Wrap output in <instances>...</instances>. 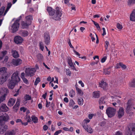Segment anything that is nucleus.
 Listing matches in <instances>:
<instances>
[{
    "instance_id": "52",
    "label": "nucleus",
    "mask_w": 135,
    "mask_h": 135,
    "mask_svg": "<svg viewBox=\"0 0 135 135\" xmlns=\"http://www.w3.org/2000/svg\"><path fill=\"white\" fill-rule=\"evenodd\" d=\"M6 131V129L2 128L0 126V133L3 134Z\"/></svg>"
},
{
    "instance_id": "1",
    "label": "nucleus",
    "mask_w": 135,
    "mask_h": 135,
    "mask_svg": "<svg viewBox=\"0 0 135 135\" xmlns=\"http://www.w3.org/2000/svg\"><path fill=\"white\" fill-rule=\"evenodd\" d=\"M55 12L52 19L56 20H61V16L62 13L61 8L57 7L56 8Z\"/></svg>"
},
{
    "instance_id": "17",
    "label": "nucleus",
    "mask_w": 135,
    "mask_h": 135,
    "mask_svg": "<svg viewBox=\"0 0 135 135\" xmlns=\"http://www.w3.org/2000/svg\"><path fill=\"white\" fill-rule=\"evenodd\" d=\"M30 25V24L25 21H23L21 22V28L23 29L27 28Z\"/></svg>"
},
{
    "instance_id": "20",
    "label": "nucleus",
    "mask_w": 135,
    "mask_h": 135,
    "mask_svg": "<svg viewBox=\"0 0 135 135\" xmlns=\"http://www.w3.org/2000/svg\"><path fill=\"white\" fill-rule=\"evenodd\" d=\"M11 52L12 56L14 58H17L19 57V54L18 52L16 50H12Z\"/></svg>"
},
{
    "instance_id": "23",
    "label": "nucleus",
    "mask_w": 135,
    "mask_h": 135,
    "mask_svg": "<svg viewBox=\"0 0 135 135\" xmlns=\"http://www.w3.org/2000/svg\"><path fill=\"white\" fill-rule=\"evenodd\" d=\"M15 101L16 100L13 99H10L8 102V105L10 107L12 106L15 104Z\"/></svg>"
},
{
    "instance_id": "44",
    "label": "nucleus",
    "mask_w": 135,
    "mask_h": 135,
    "mask_svg": "<svg viewBox=\"0 0 135 135\" xmlns=\"http://www.w3.org/2000/svg\"><path fill=\"white\" fill-rule=\"evenodd\" d=\"M83 126L85 130L86 131H87V130H88V129L89 127L86 123H84L83 124Z\"/></svg>"
},
{
    "instance_id": "43",
    "label": "nucleus",
    "mask_w": 135,
    "mask_h": 135,
    "mask_svg": "<svg viewBox=\"0 0 135 135\" xmlns=\"http://www.w3.org/2000/svg\"><path fill=\"white\" fill-rule=\"evenodd\" d=\"M40 81V78L38 77L35 80V81L34 82V85H37V84L39 83Z\"/></svg>"
},
{
    "instance_id": "12",
    "label": "nucleus",
    "mask_w": 135,
    "mask_h": 135,
    "mask_svg": "<svg viewBox=\"0 0 135 135\" xmlns=\"http://www.w3.org/2000/svg\"><path fill=\"white\" fill-rule=\"evenodd\" d=\"M124 113V109L123 107H121L119 108L118 112V117L119 118H121L123 115Z\"/></svg>"
},
{
    "instance_id": "42",
    "label": "nucleus",
    "mask_w": 135,
    "mask_h": 135,
    "mask_svg": "<svg viewBox=\"0 0 135 135\" xmlns=\"http://www.w3.org/2000/svg\"><path fill=\"white\" fill-rule=\"evenodd\" d=\"M25 119H27V122H31V119L30 116L29 115L26 114L25 116Z\"/></svg>"
},
{
    "instance_id": "18",
    "label": "nucleus",
    "mask_w": 135,
    "mask_h": 135,
    "mask_svg": "<svg viewBox=\"0 0 135 135\" xmlns=\"http://www.w3.org/2000/svg\"><path fill=\"white\" fill-rule=\"evenodd\" d=\"M7 69L5 67H3L1 68L0 69V74H1L2 75L7 76Z\"/></svg>"
},
{
    "instance_id": "3",
    "label": "nucleus",
    "mask_w": 135,
    "mask_h": 135,
    "mask_svg": "<svg viewBox=\"0 0 135 135\" xmlns=\"http://www.w3.org/2000/svg\"><path fill=\"white\" fill-rule=\"evenodd\" d=\"M36 69L35 68H26L25 70L26 76L31 77L34 75Z\"/></svg>"
},
{
    "instance_id": "35",
    "label": "nucleus",
    "mask_w": 135,
    "mask_h": 135,
    "mask_svg": "<svg viewBox=\"0 0 135 135\" xmlns=\"http://www.w3.org/2000/svg\"><path fill=\"white\" fill-rule=\"evenodd\" d=\"M0 126L1 128L5 129H7L8 127L5 124V123H2L1 124L0 123Z\"/></svg>"
},
{
    "instance_id": "38",
    "label": "nucleus",
    "mask_w": 135,
    "mask_h": 135,
    "mask_svg": "<svg viewBox=\"0 0 135 135\" xmlns=\"http://www.w3.org/2000/svg\"><path fill=\"white\" fill-rule=\"evenodd\" d=\"M76 89L78 93L81 95H83V93L81 89L77 87H76Z\"/></svg>"
},
{
    "instance_id": "9",
    "label": "nucleus",
    "mask_w": 135,
    "mask_h": 135,
    "mask_svg": "<svg viewBox=\"0 0 135 135\" xmlns=\"http://www.w3.org/2000/svg\"><path fill=\"white\" fill-rule=\"evenodd\" d=\"M67 61L71 69L73 70H75L76 71H77L74 65L71 58L70 57H67Z\"/></svg>"
},
{
    "instance_id": "7",
    "label": "nucleus",
    "mask_w": 135,
    "mask_h": 135,
    "mask_svg": "<svg viewBox=\"0 0 135 135\" xmlns=\"http://www.w3.org/2000/svg\"><path fill=\"white\" fill-rule=\"evenodd\" d=\"M131 101L129 100L126 104V111L127 113H129L132 110L133 107H132Z\"/></svg>"
},
{
    "instance_id": "22",
    "label": "nucleus",
    "mask_w": 135,
    "mask_h": 135,
    "mask_svg": "<svg viewBox=\"0 0 135 135\" xmlns=\"http://www.w3.org/2000/svg\"><path fill=\"white\" fill-rule=\"evenodd\" d=\"M99 86L103 88L104 90H106L107 86V83L103 81H101L100 83H99Z\"/></svg>"
},
{
    "instance_id": "13",
    "label": "nucleus",
    "mask_w": 135,
    "mask_h": 135,
    "mask_svg": "<svg viewBox=\"0 0 135 135\" xmlns=\"http://www.w3.org/2000/svg\"><path fill=\"white\" fill-rule=\"evenodd\" d=\"M9 119V117L8 115L0 116V123H1L7 122Z\"/></svg>"
},
{
    "instance_id": "24",
    "label": "nucleus",
    "mask_w": 135,
    "mask_h": 135,
    "mask_svg": "<svg viewBox=\"0 0 135 135\" xmlns=\"http://www.w3.org/2000/svg\"><path fill=\"white\" fill-rule=\"evenodd\" d=\"M7 76L2 75V77L0 78V84H3L7 80Z\"/></svg>"
},
{
    "instance_id": "51",
    "label": "nucleus",
    "mask_w": 135,
    "mask_h": 135,
    "mask_svg": "<svg viewBox=\"0 0 135 135\" xmlns=\"http://www.w3.org/2000/svg\"><path fill=\"white\" fill-rule=\"evenodd\" d=\"M66 74L67 75H68L69 76H70L71 75V71H70L69 69H66Z\"/></svg>"
},
{
    "instance_id": "45",
    "label": "nucleus",
    "mask_w": 135,
    "mask_h": 135,
    "mask_svg": "<svg viewBox=\"0 0 135 135\" xmlns=\"http://www.w3.org/2000/svg\"><path fill=\"white\" fill-rule=\"evenodd\" d=\"M40 49L42 51H43L44 48V46L43 43L42 42H40Z\"/></svg>"
},
{
    "instance_id": "33",
    "label": "nucleus",
    "mask_w": 135,
    "mask_h": 135,
    "mask_svg": "<svg viewBox=\"0 0 135 135\" xmlns=\"http://www.w3.org/2000/svg\"><path fill=\"white\" fill-rule=\"evenodd\" d=\"M31 99V97L28 94L25 95L24 97V100L25 101L30 100Z\"/></svg>"
},
{
    "instance_id": "5",
    "label": "nucleus",
    "mask_w": 135,
    "mask_h": 135,
    "mask_svg": "<svg viewBox=\"0 0 135 135\" xmlns=\"http://www.w3.org/2000/svg\"><path fill=\"white\" fill-rule=\"evenodd\" d=\"M20 20V19L17 20L15 21L12 26V32L14 33L18 30L20 25L19 23Z\"/></svg>"
},
{
    "instance_id": "56",
    "label": "nucleus",
    "mask_w": 135,
    "mask_h": 135,
    "mask_svg": "<svg viewBox=\"0 0 135 135\" xmlns=\"http://www.w3.org/2000/svg\"><path fill=\"white\" fill-rule=\"evenodd\" d=\"M62 132V130H59L56 131L54 133V135H58L60 133Z\"/></svg>"
},
{
    "instance_id": "16",
    "label": "nucleus",
    "mask_w": 135,
    "mask_h": 135,
    "mask_svg": "<svg viewBox=\"0 0 135 135\" xmlns=\"http://www.w3.org/2000/svg\"><path fill=\"white\" fill-rule=\"evenodd\" d=\"M47 10L50 15L53 16L55 15V11L54 9H53L51 7H47Z\"/></svg>"
},
{
    "instance_id": "55",
    "label": "nucleus",
    "mask_w": 135,
    "mask_h": 135,
    "mask_svg": "<svg viewBox=\"0 0 135 135\" xmlns=\"http://www.w3.org/2000/svg\"><path fill=\"white\" fill-rule=\"evenodd\" d=\"M107 59V57L106 56H104L102 58L101 60V62L102 63L104 62Z\"/></svg>"
},
{
    "instance_id": "32",
    "label": "nucleus",
    "mask_w": 135,
    "mask_h": 135,
    "mask_svg": "<svg viewBox=\"0 0 135 135\" xmlns=\"http://www.w3.org/2000/svg\"><path fill=\"white\" fill-rule=\"evenodd\" d=\"M32 120L35 123H37L38 122V119L37 118L35 115H32L31 117Z\"/></svg>"
},
{
    "instance_id": "60",
    "label": "nucleus",
    "mask_w": 135,
    "mask_h": 135,
    "mask_svg": "<svg viewBox=\"0 0 135 135\" xmlns=\"http://www.w3.org/2000/svg\"><path fill=\"white\" fill-rule=\"evenodd\" d=\"M63 81L65 83H66L68 82L69 79L68 78L65 77L63 79Z\"/></svg>"
},
{
    "instance_id": "25",
    "label": "nucleus",
    "mask_w": 135,
    "mask_h": 135,
    "mask_svg": "<svg viewBox=\"0 0 135 135\" xmlns=\"http://www.w3.org/2000/svg\"><path fill=\"white\" fill-rule=\"evenodd\" d=\"M130 20L132 21H135V9L133 10L130 15Z\"/></svg>"
},
{
    "instance_id": "39",
    "label": "nucleus",
    "mask_w": 135,
    "mask_h": 135,
    "mask_svg": "<svg viewBox=\"0 0 135 135\" xmlns=\"http://www.w3.org/2000/svg\"><path fill=\"white\" fill-rule=\"evenodd\" d=\"M78 103L80 105H82L83 104V99L81 98H79L78 100Z\"/></svg>"
},
{
    "instance_id": "11",
    "label": "nucleus",
    "mask_w": 135,
    "mask_h": 135,
    "mask_svg": "<svg viewBox=\"0 0 135 135\" xmlns=\"http://www.w3.org/2000/svg\"><path fill=\"white\" fill-rule=\"evenodd\" d=\"M23 40L22 37L20 36H17L14 38V41L17 44H20L22 43Z\"/></svg>"
},
{
    "instance_id": "48",
    "label": "nucleus",
    "mask_w": 135,
    "mask_h": 135,
    "mask_svg": "<svg viewBox=\"0 0 135 135\" xmlns=\"http://www.w3.org/2000/svg\"><path fill=\"white\" fill-rule=\"evenodd\" d=\"M93 129L90 127H89L87 131L90 133H92L93 132Z\"/></svg>"
},
{
    "instance_id": "53",
    "label": "nucleus",
    "mask_w": 135,
    "mask_h": 135,
    "mask_svg": "<svg viewBox=\"0 0 135 135\" xmlns=\"http://www.w3.org/2000/svg\"><path fill=\"white\" fill-rule=\"evenodd\" d=\"M117 27L118 29H121L123 27L119 23H118L117 24Z\"/></svg>"
},
{
    "instance_id": "15",
    "label": "nucleus",
    "mask_w": 135,
    "mask_h": 135,
    "mask_svg": "<svg viewBox=\"0 0 135 135\" xmlns=\"http://www.w3.org/2000/svg\"><path fill=\"white\" fill-rule=\"evenodd\" d=\"M25 21L31 25L33 20L32 16L31 15L27 16L25 17Z\"/></svg>"
},
{
    "instance_id": "59",
    "label": "nucleus",
    "mask_w": 135,
    "mask_h": 135,
    "mask_svg": "<svg viewBox=\"0 0 135 135\" xmlns=\"http://www.w3.org/2000/svg\"><path fill=\"white\" fill-rule=\"evenodd\" d=\"M121 66L120 67H121L122 69H126V66L123 64V63H122V62H121Z\"/></svg>"
},
{
    "instance_id": "28",
    "label": "nucleus",
    "mask_w": 135,
    "mask_h": 135,
    "mask_svg": "<svg viewBox=\"0 0 135 135\" xmlns=\"http://www.w3.org/2000/svg\"><path fill=\"white\" fill-rule=\"evenodd\" d=\"M7 51L4 50L2 51L0 54V60H2L7 53Z\"/></svg>"
},
{
    "instance_id": "31",
    "label": "nucleus",
    "mask_w": 135,
    "mask_h": 135,
    "mask_svg": "<svg viewBox=\"0 0 135 135\" xmlns=\"http://www.w3.org/2000/svg\"><path fill=\"white\" fill-rule=\"evenodd\" d=\"M111 72V68L109 67L104 70V73L105 75H109Z\"/></svg>"
},
{
    "instance_id": "14",
    "label": "nucleus",
    "mask_w": 135,
    "mask_h": 135,
    "mask_svg": "<svg viewBox=\"0 0 135 135\" xmlns=\"http://www.w3.org/2000/svg\"><path fill=\"white\" fill-rule=\"evenodd\" d=\"M17 83L11 80L8 84V86L9 89H13Z\"/></svg>"
},
{
    "instance_id": "30",
    "label": "nucleus",
    "mask_w": 135,
    "mask_h": 135,
    "mask_svg": "<svg viewBox=\"0 0 135 135\" xmlns=\"http://www.w3.org/2000/svg\"><path fill=\"white\" fill-rule=\"evenodd\" d=\"M5 10V7L3 6L0 8V18L3 16V14Z\"/></svg>"
},
{
    "instance_id": "61",
    "label": "nucleus",
    "mask_w": 135,
    "mask_h": 135,
    "mask_svg": "<svg viewBox=\"0 0 135 135\" xmlns=\"http://www.w3.org/2000/svg\"><path fill=\"white\" fill-rule=\"evenodd\" d=\"M99 61V60H97V61L95 62H91V63L90 65H91L92 66H93V65H94L95 64H97Z\"/></svg>"
},
{
    "instance_id": "19",
    "label": "nucleus",
    "mask_w": 135,
    "mask_h": 135,
    "mask_svg": "<svg viewBox=\"0 0 135 135\" xmlns=\"http://www.w3.org/2000/svg\"><path fill=\"white\" fill-rule=\"evenodd\" d=\"M100 95V92L98 91H94L92 94L93 98H99Z\"/></svg>"
},
{
    "instance_id": "54",
    "label": "nucleus",
    "mask_w": 135,
    "mask_h": 135,
    "mask_svg": "<svg viewBox=\"0 0 135 135\" xmlns=\"http://www.w3.org/2000/svg\"><path fill=\"white\" fill-rule=\"evenodd\" d=\"M99 104L103 103L104 102V99L103 98H101L99 100Z\"/></svg>"
},
{
    "instance_id": "64",
    "label": "nucleus",
    "mask_w": 135,
    "mask_h": 135,
    "mask_svg": "<svg viewBox=\"0 0 135 135\" xmlns=\"http://www.w3.org/2000/svg\"><path fill=\"white\" fill-rule=\"evenodd\" d=\"M122 133L119 131H117L115 134V135H122Z\"/></svg>"
},
{
    "instance_id": "36",
    "label": "nucleus",
    "mask_w": 135,
    "mask_h": 135,
    "mask_svg": "<svg viewBox=\"0 0 135 135\" xmlns=\"http://www.w3.org/2000/svg\"><path fill=\"white\" fill-rule=\"evenodd\" d=\"M92 21L93 22L94 25L96 26L98 30H100V27L99 26L98 23L95 22L94 21L92 20Z\"/></svg>"
},
{
    "instance_id": "6",
    "label": "nucleus",
    "mask_w": 135,
    "mask_h": 135,
    "mask_svg": "<svg viewBox=\"0 0 135 135\" xmlns=\"http://www.w3.org/2000/svg\"><path fill=\"white\" fill-rule=\"evenodd\" d=\"M44 42L46 45L49 44L50 42V36L49 33L48 32L45 33L44 35Z\"/></svg>"
},
{
    "instance_id": "41",
    "label": "nucleus",
    "mask_w": 135,
    "mask_h": 135,
    "mask_svg": "<svg viewBox=\"0 0 135 135\" xmlns=\"http://www.w3.org/2000/svg\"><path fill=\"white\" fill-rule=\"evenodd\" d=\"M130 86L132 87H135V79H134L130 83Z\"/></svg>"
},
{
    "instance_id": "40",
    "label": "nucleus",
    "mask_w": 135,
    "mask_h": 135,
    "mask_svg": "<svg viewBox=\"0 0 135 135\" xmlns=\"http://www.w3.org/2000/svg\"><path fill=\"white\" fill-rule=\"evenodd\" d=\"M19 106L20 105H18L15 104L13 107V110L15 112H17Z\"/></svg>"
},
{
    "instance_id": "34",
    "label": "nucleus",
    "mask_w": 135,
    "mask_h": 135,
    "mask_svg": "<svg viewBox=\"0 0 135 135\" xmlns=\"http://www.w3.org/2000/svg\"><path fill=\"white\" fill-rule=\"evenodd\" d=\"M5 90L6 91V93L4 94L0 98V99L3 101L5 100L6 97L7 95V93L8 91L7 89H5Z\"/></svg>"
},
{
    "instance_id": "63",
    "label": "nucleus",
    "mask_w": 135,
    "mask_h": 135,
    "mask_svg": "<svg viewBox=\"0 0 135 135\" xmlns=\"http://www.w3.org/2000/svg\"><path fill=\"white\" fill-rule=\"evenodd\" d=\"M94 115V114H89L88 115V117L90 119H91L93 117Z\"/></svg>"
},
{
    "instance_id": "21",
    "label": "nucleus",
    "mask_w": 135,
    "mask_h": 135,
    "mask_svg": "<svg viewBox=\"0 0 135 135\" xmlns=\"http://www.w3.org/2000/svg\"><path fill=\"white\" fill-rule=\"evenodd\" d=\"M8 108L5 104H2L0 107V110L3 112H6L8 110Z\"/></svg>"
},
{
    "instance_id": "62",
    "label": "nucleus",
    "mask_w": 135,
    "mask_h": 135,
    "mask_svg": "<svg viewBox=\"0 0 135 135\" xmlns=\"http://www.w3.org/2000/svg\"><path fill=\"white\" fill-rule=\"evenodd\" d=\"M20 99H17L16 104L18 105H20Z\"/></svg>"
},
{
    "instance_id": "8",
    "label": "nucleus",
    "mask_w": 135,
    "mask_h": 135,
    "mask_svg": "<svg viewBox=\"0 0 135 135\" xmlns=\"http://www.w3.org/2000/svg\"><path fill=\"white\" fill-rule=\"evenodd\" d=\"M135 133V128L128 127V129L125 132V135H134Z\"/></svg>"
},
{
    "instance_id": "26",
    "label": "nucleus",
    "mask_w": 135,
    "mask_h": 135,
    "mask_svg": "<svg viewBox=\"0 0 135 135\" xmlns=\"http://www.w3.org/2000/svg\"><path fill=\"white\" fill-rule=\"evenodd\" d=\"M37 60L40 62L42 61L44 59L43 55L40 53H39L37 54Z\"/></svg>"
},
{
    "instance_id": "50",
    "label": "nucleus",
    "mask_w": 135,
    "mask_h": 135,
    "mask_svg": "<svg viewBox=\"0 0 135 135\" xmlns=\"http://www.w3.org/2000/svg\"><path fill=\"white\" fill-rule=\"evenodd\" d=\"M74 104V102L72 99L70 100L69 104L70 106H73Z\"/></svg>"
},
{
    "instance_id": "10",
    "label": "nucleus",
    "mask_w": 135,
    "mask_h": 135,
    "mask_svg": "<svg viewBox=\"0 0 135 135\" xmlns=\"http://www.w3.org/2000/svg\"><path fill=\"white\" fill-rule=\"evenodd\" d=\"M22 62V60L20 59H13L12 61V64L14 66H18L21 64Z\"/></svg>"
},
{
    "instance_id": "46",
    "label": "nucleus",
    "mask_w": 135,
    "mask_h": 135,
    "mask_svg": "<svg viewBox=\"0 0 135 135\" xmlns=\"http://www.w3.org/2000/svg\"><path fill=\"white\" fill-rule=\"evenodd\" d=\"M23 82L25 84H29L28 80L25 77L22 79Z\"/></svg>"
},
{
    "instance_id": "2",
    "label": "nucleus",
    "mask_w": 135,
    "mask_h": 135,
    "mask_svg": "<svg viewBox=\"0 0 135 135\" xmlns=\"http://www.w3.org/2000/svg\"><path fill=\"white\" fill-rule=\"evenodd\" d=\"M116 110L111 107H108L106 110V113L108 117L111 118L114 116Z\"/></svg>"
},
{
    "instance_id": "49",
    "label": "nucleus",
    "mask_w": 135,
    "mask_h": 135,
    "mask_svg": "<svg viewBox=\"0 0 135 135\" xmlns=\"http://www.w3.org/2000/svg\"><path fill=\"white\" fill-rule=\"evenodd\" d=\"M128 4L130 5L132 3H134L135 0H128Z\"/></svg>"
},
{
    "instance_id": "47",
    "label": "nucleus",
    "mask_w": 135,
    "mask_h": 135,
    "mask_svg": "<svg viewBox=\"0 0 135 135\" xmlns=\"http://www.w3.org/2000/svg\"><path fill=\"white\" fill-rule=\"evenodd\" d=\"M105 48L106 50H107L108 49V46L109 45V42L108 41H105Z\"/></svg>"
},
{
    "instance_id": "57",
    "label": "nucleus",
    "mask_w": 135,
    "mask_h": 135,
    "mask_svg": "<svg viewBox=\"0 0 135 135\" xmlns=\"http://www.w3.org/2000/svg\"><path fill=\"white\" fill-rule=\"evenodd\" d=\"M121 62H119V63L117 64L115 66V68L117 69L120 68L121 66Z\"/></svg>"
},
{
    "instance_id": "4",
    "label": "nucleus",
    "mask_w": 135,
    "mask_h": 135,
    "mask_svg": "<svg viewBox=\"0 0 135 135\" xmlns=\"http://www.w3.org/2000/svg\"><path fill=\"white\" fill-rule=\"evenodd\" d=\"M11 80L18 83L20 80V79L18 75V73L17 71L14 73L12 75Z\"/></svg>"
},
{
    "instance_id": "29",
    "label": "nucleus",
    "mask_w": 135,
    "mask_h": 135,
    "mask_svg": "<svg viewBox=\"0 0 135 135\" xmlns=\"http://www.w3.org/2000/svg\"><path fill=\"white\" fill-rule=\"evenodd\" d=\"M16 133L15 130H12L10 131H7L5 133V135H15Z\"/></svg>"
},
{
    "instance_id": "27",
    "label": "nucleus",
    "mask_w": 135,
    "mask_h": 135,
    "mask_svg": "<svg viewBox=\"0 0 135 135\" xmlns=\"http://www.w3.org/2000/svg\"><path fill=\"white\" fill-rule=\"evenodd\" d=\"M20 33L22 36L24 37L27 36L28 35V32L26 30H21Z\"/></svg>"
},
{
    "instance_id": "58",
    "label": "nucleus",
    "mask_w": 135,
    "mask_h": 135,
    "mask_svg": "<svg viewBox=\"0 0 135 135\" xmlns=\"http://www.w3.org/2000/svg\"><path fill=\"white\" fill-rule=\"evenodd\" d=\"M27 109L24 107H22L20 108V110L21 111H23L24 112H25L27 110Z\"/></svg>"
},
{
    "instance_id": "37",
    "label": "nucleus",
    "mask_w": 135,
    "mask_h": 135,
    "mask_svg": "<svg viewBox=\"0 0 135 135\" xmlns=\"http://www.w3.org/2000/svg\"><path fill=\"white\" fill-rule=\"evenodd\" d=\"M75 92L72 89L69 92V95L71 97H73L75 96Z\"/></svg>"
}]
</instances>
